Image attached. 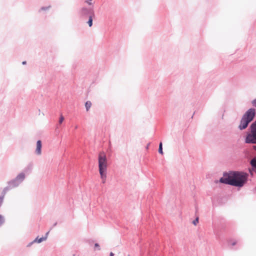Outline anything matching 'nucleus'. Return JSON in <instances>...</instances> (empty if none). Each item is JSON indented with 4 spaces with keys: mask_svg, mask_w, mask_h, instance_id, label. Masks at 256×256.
<instances>
[{
    "mask_svg": "<svg viewBox=\"0 0 256 256\" xmlns=\"http://www.w3.org/2000/svg\"><path fill=\"white\" fill-rule=\"evenodd\" d=\"M248 176V174L244 172H230L224 174L220 181L222 183L242 187L246 183Z\"/></svg>",
    "mask_w": 256,
    "mask_h": 256,
    "instance_id": "nucleus-1",
    "label": "nucleus"
},
{
    "mask_svg": "<svg viewBox=\"0 0 256 256\" xmlns=\"http://www.w3.org/2000/svg\"><path fill=\"white\" fill-rule=\"evenodd\" d=\"M98 170L102 182L104 184L106 180V171L108 168V161L106 154L100 152L98 154Z\"/></svg>",
    "mask_w": 256,
    "mask_h": 256,
    "instance_id": "nucleus-2",
    "label": "nucleus"
},
{
    "mask_svg": "<svg viewBox=\"0 0 256 256\" xmlns=\"http://www.w3.org/2000/svg\"><path fill=\"white\" fill-rule=\"evenodd\" d=\"M255 116V110L254 108L248 110L243 116L238 128L240 130L245 129L248 124L252 120Z\"/></svg>",
    "mask_w": 256,
    "mask_h": 256,
    "instance_id": "nucleus-3",
    "label": "nucleus"
},
{
    "mask_svg": "<svg viewBox=\"0 0 256 256\" xmlns=\"http://www.w3.org/2000/svg\"><path fill=\"white\" fill-rule=\"evenodd\" d=\"M246 142L256 144V121L251 125V133L247 135Z\"/></svg>",
    "mask_w": 256,
    "mask_h": 256,
    "instance_id": "nucleus-4",
    "label": "nucleus"
},
{
    "mask_svg": "<svg viewBox=\"0 0 256 256\" xmlns=\"http://www.w3.org/2000/svg\"><path fill=\"white\" fill-rule=\"evenodd\" d=\"M42 142L40 140H38L36 142V153L40 155L41 154V148H42Z\"/></svg>",
    "mask_w": 256,
    "mask_h": 256,
    "instance_id": "nucleus-5",
    "label": "nucleus"
},
{
    "mask_svg": "<svg viewBox=\"0 0 256 256\" xmlns=\"http://www.w3.org/2000/svg\"><path fill=\"white\" fill-rule=\"evenodd\" d=\"M48 232L46 234V236L45 237H42L40 238H38V237L36 238V240H34V242H37L38 243H40V242H42V241L46 240V239L47 238V236H48Z\"/></svg>",
    "mask_w": 256,
    "mask_h": 256,
    "instance_id": "nucleus-6",
    "label": "nucleus"
},
{
    "mask_svg": "<svg viewBox=\"0 0 256 256\" xmlns=\"http://www.w3.org/2000/svg\"><path fill=\"white\" fill-rule=\"evenodd\" d=\"M8 190V188H6L3 190V195L2 196H0V206L2 205L3 200L4 198V195L6 192V191Z\"/></svg>",
    "mask_w": 256,
    "mask_h": 256,
    "instance_id": "nucleus-7",
    "label": "nucleus"
},
{
    "mask_svg": "<svg viewBox=\"0 0 256 256\" xmlns=\"http://www.w3.org/2000/svg\"><path fill=\"white\" fill-rule=\"evenodd\" d=\"M92 106V102L90 101H87L85 104V106L86 111H88Z\"/></svg>",
    "mask_w": 256,
    "mask_h": 256,
    "instance_id": "nucleus-8",
    "label": "nucleus"
},
{
    "mask_svg": "<svg viewBox=\"0 0 256 256\" xmlns=\"http://www.w3.org/2000/svg\"><path fill=\"white\" fill-rule=\"evenodd\" d=\"M24 174H20L16 178V179L17 180H22L24 179Z\"/></svg>",
    "mask_w": 256,
    "mask_h": 256,
    "instance_id": "nucleus-9",
    "label": "nucleus"
},
{
    "mask_svg": "<svg viewBox=\"0 0 256 256\" xmlns=\"http://www.w3.org/2000/svg\"><path fill=\"white\" fill-rule=\"evenodd\" d=\"M162 146V142H160V145H159L158 152H159V153H160L162 154H163Z\"/></svg>",
    "mask_w": 256,
    "mask_h": 256,
    "instance_id": "nucleus-10",
    "label": "nucleus"
},
{
    "mask_svg": "<svg viewBox=\"0 0 256 256\" xmlns=\"http://www.w3.org/2000/svg\"><path fill=\"white\" fill-rule=\"evenodd\" d=\"M250 164L252 166L256 168V158H253Z\"/></svg>",
    "mask_w": 256,
    "mask_h": 256,
    "instance_id": "nucleus-11",
    "label": "nucleus"
},
{
    "mask_svg": "<svg viewBox=\"0 0 256 256\" xmlns=\"http://www.w3.org/2000/svg\"><path fill=\"white\" fill-rule=\"evenodd\" d=\"M88 25H89V26L90 27L92 26V16H90L89 18V20H88Z\"/></svg>",
    "mask_w": 256,
    "mask_h": 256,
    "instance_id": "nucleus-12",
    "label": "nucleus"
},
{
    "mask_svg": "<svg viewBox=\"0 0 256 256\" xmlns=\"http://www.w3.org/2000/svg\"><path fill=\"white\" fill-rule=\"evenodd\" d=\"M198 222V218L197 217L195 220H194L192 222L193 224L194 225V226H196Z\"/></svg>",
    "mask_w": 256,
    "mask_h": 256,
    "instance_id": "nucleus-13",
    "label": "nucleus"
},
{
    "mask_svg": "<svg viewBox=\"0 0 256 256\" xmlns=\"http://www.w3.org/2000/svg\"><path fill=\"white\" fill-rule=\"evenodd\" d=\"M64 120V118L62 115H61L60 116V120H59V123L62 124Z\"/></svg>",
    "mask_w": 256,
    "mask_h": 256,
    "instance_id": "nucleus-14",
    "label": "nucleus"
},
{
    "mask_svg": "<svg viewBox=\"0 0 256 256\" xmlns=\"http://www.w3.org/2000/svg\"><path fill=\"white\" fill-rule=\"evenodd\" d=\"M4 222V218L0 215V226Z\"/></svg>",
    "mask_w": 256,
    "mask_h": 256,
    "instance_id": "nucleus-15",
    "label": "nucleus"
},
{
    "mask_svg": "<svg viewBox=\"0 0 256 256\" xmlns=\"http://www.w3.org/2000/svg\"><path fill=\"white\" fill-rule=\"evenodd\" d=\"M252 104L254 106H256V98L252 101Z\"/></svg>",
    "mask_w": 256,
    "mask_h": 256,
    "instance_id": "nucleus-16",
    "label": "nucleus"
},
{
    "mask_svg": "<svg viewBox=\"0 0 256 256\" xmlns=\"http://www.w3.org/2000/svg\"><path fill=\"white\" fill-rule=\"evenodd\" d=\"M94 246H95L96 248H98V250H100V248H99V245H98V244H97V243L95 244H94Z\"/></svg>",
    "mask_w": 256,
    "mask_h": 256,
    "instance_id": "nucleus-17",
    "label": "nucleus"
},
{
    "mask_svg": "<svg viewBox=\"0 0 256 256\" xmlns=\"http://www.w3.org/2000/svg\"><path fill=\"white\" fill-rule=\"evenodd\" d=\"M114 254L112 252L110 253V256H114Z\"/></svg>",
    "mask_w": 256,
    "mask_h": 256,
    "instance_id": "nucleus-18",
    "label": "nucleus"
},
{
    "mask_svg": "<svg viewBox=\"0 0 256 256\" xmlns=\"http://www.w3.org/2000/svg\"><path fill=\"white\" fill-rule=\"evenodd\" d=\"M236 242H234L232 244V246H234V245H235V244H236Z\"/></svg>",
    "mask_w": 256,
    "mask_h": 256,
    "instance_id": "nucleus-19",
    "label": "nucleus"
},
{
    "mask_svg": "<svg viewBox=\"0 0 256 256\" xmlns=\"http://www.w3.org/2000/svg\"><path fill=\"white\" fill-rule=\"evenodd\" d=\"M254 148L256 150V146H254Z\"/></svg>",
    "mask_w": 256,
    "mask_h": 256,
    "instance_id": "nucleus-20",
    "label": "nucleus"
},
{
    "mask_svg": "<svg viewBox=\"0 0 256 256\" xmlns=\"http://www.w3.org/2000/svg\"><path fill=\"white\" fill-rule=\"evenodd\" d=\"M86 10V8H83L82 9V10Z\"/></svg>",
    "mask_w": 256,
    "mask_h": 256,
    "instance_id": "nucleus-21",
    "label": "nucleus"
},
{
    "mask_svg": "<svg viewBox=\"0 0 256 256\" xmlns=\"http://www.w3.org/2000/svg\"><path fill=\"white\" fill-rule=\"evenodd\" d=\"M22 64H26V62H22Z\"/></svg>",
    "mask_w": 256,
    "mask_h": 256,
    "instance_id": "nucleus-22",
    "label": "nucleus"
}]
</instances>
